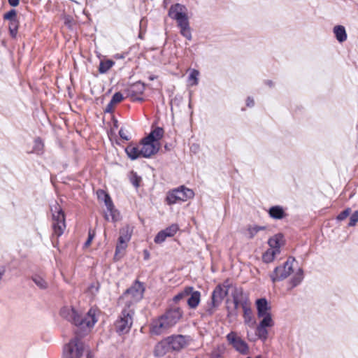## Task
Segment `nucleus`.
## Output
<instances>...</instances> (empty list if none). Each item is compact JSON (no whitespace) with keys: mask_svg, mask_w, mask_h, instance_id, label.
<instances>
[{"mask_svg":"<svg viewBox=\"0 0 358 358\" xmlns=\"http://www.w3.org/2000/svg\"><path fill=\"white\" fill-rule=\"evenodd\" d=\"M274 324L272 318H264L259 322L256 329V334L263 341H265L268 338L267 327H271Z\"/></svg>","mask_w":358,"mask_h":358,"instance_id":"2eb2a0df","label":"nucleus"},{"mask_svg":"<svg viewBox=\"0 0 358 358\" xmlns=\"http://www.w3.org/2000/svg\"><path fill=\"white\" fill-rule=\"evenodd\" d=\"M115 106V104H110V101L108 103L105 111L107 113H110L113 110V108Z\"/></svg>","mask_w":358,"mask_h":358,"instance_id":"8fccbe9b","label":"nucleus"},{"mask_svg":"<svg viewBox=\"0 0 358 358\" xmlns=\"http://www.w3.org/2000/svg\"><path fill=\"white\" fill-rule=\"evenodd\" d=\"M61 316L73 323L76 327L75 331L88 334L94 327L97 320L95 316V310L90 309L84 316L80 315L72 306H64L60 310Z\"/></svg>","mask_w":358,"mask_h":358,"instance_id":"f257e3e1","label":"nucleus"},{"mask_svg":"<svg viewBox=\"0 0 358 358\" xmlns=\"http://www.w3.org/2000/svg\"><path fill=\"white\" fill-rule=\"evenodd\" d=\"M119 134L122 139L129 140L128 136L127 135V132L124 130V129L121 128L120 129Z\"/></svg>","mask_w":358,"mask_h":358,"instance_id":"49530a36","label":"nucleus"},{"mask_svg":"<svg viewBox=\"0 0 358 358\" xmlns=\"http://www.w3.org/2000/svg\"><path fill=\"white\" fill-rule=\"evenodd\" d=\"M228 294V287L224 285H217L213 290L211 296L213 304L220 306L224 297Z\"/></svg>","mask_w":358,"mask_h":358,"instance_id":"f3484780","label":"nucleus"},{"mask_svg":"<svg viewBox=\"0 0 358 358\" xmlns=\"http://www.w3.org/2000/svg\"><path fill=\"white\" fill-rule=\"evenodd\" d=\"M144 287L139 281H136L134 285L124 293L121 301L125 304V308H133L132 306L139 301L143 296Z\"/></svg>","mask_w":358,"mask_h":358,"instance_id":"39448f33","label":"nucleus"},{"mask_svg":"<svg viewBox=\"0 0 358 358\" xmlns=\"http://www.w3.org/2000/svg\"><path fill=\"white\" fill-rule=\"evenodd\" d=\"M201 301V293L199 291H195L194 287H192V292L189 296L187 298V303L189 308L195 309L199 304Z\"/></svg>","mask_w":358,"mask_h":358,"instance_id":"4be33fe9","label":"nucleus"},{"mask_svg":"<svg viewBox=\"0 0 358 358\" xmlns=\"http://www.w3.org/2000/svg\"><path fill=\"white\" fill-rule=\"evenodd\" d=\"M303 279V271L302 268H299L289 282V283L291 285L290 289L298 286L302 282Z\"/></svg>","mask_w":358,"mask_h":358,"instance_id":"cd10ccee","label":"nucleus"},{"mask_svg":"<svg viewBox=\"0 0 358 358\" xmlns=\"http://www.w3.org/2000/svg\"><path fill=\"white\" fill-rule=\"evenodd\" d=\"M133 233V227L126 225L120 229V237L115 249V256L123 252L127 246Z\"/></svg>","mask_w":358,"mask_h":358,"instance_id":"9d476101","label":"nucleus"},{"mask_svg":"<svg viewBox=\"0 0 358 358\" xmlns=\"http://www.w3.org/2000/svg\"><path fill=\"white\" fill-rule=\"evenodd\" d=\"M87 358H93L90 353L87 354Z\"/></svg>","mask_w":358,"mask_h":358,"instance_id":"6e6d98bb","label":"nucleus"},{"mask_svg":"<svg viewBox=\"0 0 358 358\" xmlns=\"http://www.w3.org/2000/svg\"><path fill=\"white\" fill-rule=\"evenodd\" d=\"M194 195V192L192 189L181 186L169 192L166 197V201L169 205H173L192 199Z\"/></svg>","mask_w":358,"mask_h":358,"instance_id":"6e6552de","label":"nucleus"},{"mask_svg":"<svg viewBox=\"0 0 358 358\" xmlns=\"http://www.w3.org/2000/svg\"><path fill=\"white\" fill-rule=\"evenodd\" d=\"M125 152L128 157L132 160L142 157L141 148H139L138 146L129 145L126 148Z\"/></svg>","mask_w":358,"mask_h":358,"instance_id":"bb28decb","label":"nucleus"},{"mask_svg":"<svg viewBox=\"0 0 358 358\" xmlns=\"http://www.w3.org/2000/svg\"><path fill=\"white\" fill-rule=\"evenodd\" d=\"M358 222V210L355 211L350 216L348 225L354 227Z\"/></svg>","mask_w":358,"mask_h":358,"instance_id":"79ce46f5","label":"nucleus"},{"mask_svg":"<svg viewBox=\"0 0 358 358\" xmlns=\"http://www.w3.org/2000/svg\"><path fill=\"white\" fill-rule=\"evenodd\" d=\"M99 290V285L97 283H93L87 288V292L92 294L94 295Z\"/></svg>","mask_w":358,"mask_h":358,"instance_id":"a18cd8bd","label":"nucleus"},{"mask_svg":"<svg viewBox=\"0 0 358 358\" xmlns=\"http://www.w3.org/2000/svg\"><path fill=\"white\" fill-rule=\"evenodd\" d=\"M101 191H102V190H101V189H100V190H99V191L97 192V195H98L99 199H103V194H100V196H99V193H100V192H101Z\"/></svg>","mask_w":358,"mask_h":358,"instance_id":"864d4df0","label":"nucleus"},{"mask_svg":"<svg viewBox=\"0 0 358 358\" xmlns=\"http://www.w3.org/2000/svg\"><path fill=\"white\" fill-rule=\"evenodd\" d=\"M51 211L52 213V236L59 237L63 234L66 228L65 215L62 209L57 203L51 207Z\"/></svg>","mask_w":358,"mask_h":358,"instance_id":"0eeeda50","label":"nucleus"},{"mask_svg":"<svg viewBox=\"0 0 358 358\" xmlns=\"http://www.w3.org/2000/svg\"><path fill=\"white\" fill-rule=\"evenodd\" d=\"M8 3L13 7L18 6L20 0H8Z\"/></svg>","mask_w":358,"mask_h":358,"instance_id":"3c124183","label":"nucleus"},{"mask_svg":"<svg viewBox=\"0 0 358 358\" xmlns=\"http://www.w3.org/2000/svg\"><path fill=\"white\" fill-rule=\"evenodd\" d=\"M94 238V235L91 234V232H89L88 238L85 243V247H88Z\"/></svg>","mask_w":358,"mask_h":358,"instance_id":"09e8293b","label":"nucleus"},{"mask_svg":"<svg viewBox=\"0 0 358 358\" xmlns=\"http://www.w3.org/2000/svg\"><path fill=\"white\" fill-rule=\"evenodd\" d=\"M218 306H214L213 304V300H211L210 303L208 304L207 307L205 309L204 315H212L215 313V309Z\"/></svg>","mask_w":358,"mask_h":358,"instance_id":"ea45409f","label":"nucleus"},{"mask_svg":"<svg viewBox=\"0 0 358 358\" xmlns=\"http://www.w3.org/2000/svg\"><path fill=\"white\" fill-rule=\"evenodd\" d=\"M334 34L336 39L340 42H344L347 39V34L345 29L342 25H336L334 27Z\"/></svg>","mask_w":358,"mask_h":358,"instance_id":"c85d7f7f","label":"nucleus"},{"mask_svg":"<svg viewBox=\"0 0 358 358\" xmlns=\"http://www.w3.org/2000/svg\"><path fill=\"white\" fill-rule=\"evenodd\" d=\"M3 274H4V271H0V282L2 280Z\"/></svg>","mask_w":358,"mask_h":358,"instance_id":"5fc2aeb1","label":"nucleus"},{"mask_svg":"<svg viewBox=\"0 0 358 358\" xmlns=\"http://www.w3.org/2000/svg\"><path fill=\"white\" fill-rule=\"evenodd\" d=\"M199 72L196 69L191 70L188 76V83L190 86H195L198 85Z\"/></svg>","mask_w":358,"mask_h":358,"instance_id":"f704fd0d","label":"nucleus"},{"mask_svg":"<svg viewBox=\"0 0 358 358\" xmlns=\"http://www.w3.org/2000/svg\"><path fill=\"white\" fill-rule=\"evenodd\" d=\"M116 58H123V57H122V56H121V55H116Z\"/></svg>","mask_w":358,"mask_h":358,"instance_id":"4d7b16f0","label":"nucleus"},{"mask_svg":"<svg viewBox=\"0 0 358 358\" xmlns=\"http://www.w3.org/2000/svg\"><path fill=\"white\" fill-rule=\"evenodd\" d=\"M179 227L177 224H173L171 226L166 227L165 229L160 231L155 238V242L156 243H163L166 238L173 236Z\"/></svg>","mask_w":358,"mask_h":358,"instance_id":"a211bd4d","label":"nucleus"},{"mask_svg":"<svg viewBox=\"0 0 358 358\" xmlns=\"http://www.w3.org/2000/svg\"><path fill=\"white\" fill-rule=\"evenodd\" d=\"M163 129L160 127H157L152 131L147 138L148 140H152V141H155V143H157V141L163 136Z\"/></svg>","mask_w":358,"mask_h":358,"instance_id":"473e14b6","label":"nucleus"},{"mask_svg":"<svg viewBox=\"0 0 358 358\" xmlns=\"http://www.w3.org/2000/svg\"><path fill=\"white\" fill-rule=\"evenodd\" d=\"M269 216L274 220H281L286 216L284 208L280 206H274L268 210Z\"/></svg>","mask_w":358,"mask_h":358,"instance_id":"5701e85b","label":"nucleus"},{"mask_svg":"<svg viewBox=\"0 0 358 358\" xmlns=\"http://www.w3.org/2000/svg\"><path fill=\"white\" fill-rule=\"evenodd\" d=\"M171 350L167 338L157 343L154 348V355L156 357H162Z\"/></svg>","mask_w":358,"mask_h":358,"instance_id":"412c9836","label":"nucleus"},{"mask_svg":"<svg viewBox=\"0 0 358 358\" xmlns=\"http://www.w3.org/2000/svg\"><path fill=\"white\" fill-rule=\"evenodd\" d=\"M134 308H124L115 323L116 331L120 334H127L133 324Z\"/></svg>","mask_w":358,"mask_h":358,"instance_id":"423d86ee","label":"nucleus"},{"mask_svg":"<svg viewBox=\"0 0 358 358\" xmlns=\"http://www.w3.org/2000/svg\"><path fill=\"white\" fill-rule=\"evenodd\" d=\"M235 308L241 307L243 310L244 323L250 328H254L256 321L252 315V310L248 303V299L243 294L242 289H236L233 295Z\"/></svg>","mask_w":358,"mask_h":358,"instance_id":"20e7f679","label":"nucleus"},{"mask_svg":"<svg viewBox=\"0 0 358 358\" xmlns=\"http://www.w3.org/2000/svg\"><path fill=\"white\" fill-rule=\"evenodd\" d=\"M158 150V143H155V141H152V140H148L147 137L142 141L141 145V152L142 157L148 158L157 153Z\"/></svg>","mask_w":358,"mask_h":358,"instance_id":"4468645a","label":"nucleus"},{"mask_svg":"<svg viewBox=\"0 0 358 358\" xmlns=\"http://www.w3.org/2000/svg\"><path fill=\"white\" fill-rule=\"evenodd\" d=\"M268 243L271 249H278L280 253V248L283 243V236L281 234H278L269 238Z\"/></svg>","mask_w":358,"mask_h":358,"instance_id":"b1692460","label":"nucleus"},{"mask_svg":"<svg viewBox=\"0 0 358 358\" xmlns=\"http://www.w3.org/2000/svg\"><path fill=\"white\" fill-rule=\"evenodd\" d=\"M350 208L345 209V210L342 211L341 213L338 215L337 220L339 221L345 220L347 217L350 215Z\"/></svg>","mask_w":358,"mask_h":358,"instance_id":"c03bdc74","label":"nucleus"},{"mask_svg":"<svg viewBox=\"0 0 358 358\" xmlns=\"http://www.w3.org/2000/svg\"><path fill=\"white\" fill-rule=\"evenodd\" d=\"M43 149V143L40 138H37L34 140V145L33 147V151L37 154L42 152Z\"/></svg>","mask_w":358,"mask_h":358,"instance_id":"58836bf2","label":"nucleus"},{"mask_svg":"<svg viewBox=\"0 0 358 358\" xmlns=\"http://www.w3.org/2000/svg\"><path fill=\"white\" fill-rule=\"evenodd\" d=\"M264 229L265 227H261L257 225L249 227L248 229L249 238H252L259 231Z\"/></svg>","mask_w":358,"mask_h":358,"instance_id":"e433bc0d","label":"nucleus"},{"mask_svg":"<svg viewBox=\"0 0 358 358\" xmlns=\"http://www.w3.org/2000/svg\"><path fill=\"white\" fill-rule=\"evenodd\" d=\"M167 341L171 350L180 351L189 345L192 338L189 336L177 334L168 336Z\"/></svg>","mask_w":358,"mask_h":358,"instance_id":"9b49d317","label":"nucleus"},{"mask_svg":"<svg viewBox=\"0 0 358 358\" xmlns=\"http://www.w3.org/2000/svg\"><path fill=\"white\" fill-rule=\"evenodd\" d=\"M226 352L224 344H219L213 347L211 352L208 354L210 358H223Z\"/></svg>","mask_w":358,"mask_h":358,"instance_id":"393cba45","label":"nucleus"},{"mask_svg":"<svg viewBox=\"0 0 358 358\" xmlns=\"http://www.w3.org/2000/svg\"><path fill=\"white\" fill-rule=\"evenodd\" d=\"M123 99V96L120 92H116L113 94L111 100H110V104H117L120 102H121Z\"/></svg>","mask_w":358,"mask_h":358,"instance_id":"a19ab883","label":"nucleus"},{"mask_svg":"<svg viewBox=\"0 0 358 358\" xmlns=\"http://www.w3.org/2000/svg\"><path fill=\"white\" fill-rule=\"evenodd\" d=\"M278 254V249L269 248L264 253L262 256L263 261L266 263H270L273 261L275 256Z\"/></svg>","mask_w":358,"mask_h":358,"instance_id":"7c9ffc66","label":"nucleus"},{"mask_svg":"<svg viewBox=\"0 0 358 358\" xmlns=\"http://www.w3.org/2000/svg\"><path fill=\"white\" fill-rule=\"evenodd\" d=\"M247 335H248V338H249V339H250V334H249V332H248V331H247Z\"/></svg>","mask_w":358,"mask_h":358,"instance_id":"13d9d810","label":"nucleus"},{"mask_svg":"<svg viewBox=\"0 0 358 358\" xmlns=\"http://www.w3.org/2000/svg\"><path fill=\"white\" fill-rule=\"evenodd\" d=\"M183 311L176 306H170L164 314L154 320L151 323L150 332L155 335H161L174 327L182 317Z\"/></svg>","mask_w":358,"mask_h":358,"instance_id":"f03ea898","label":"nucleus"},{"mask_svg":"<svg viewBox=\"0 0 358 358\" xmlns=\"http://www.w3.org/2000/svg\"><path fill=\"white\" fill-rule=\"evenodd\" d=\"M15 17H16V11L14 9L10 10V11H8V13H6L4 15V19L8 20L10 22L11 20H16L17 19L15 18Z\"/></svg>","mask_w":358,"mask_h":358,"instance_id":"37998d69","label":"nucleus"},{"mask_svg":"<svg viewBox=\"0 0 358 358\" xmlns=\"http://www.w3.org/2000/svg\"><path fill=\"white\" fill-rule=\"evenodd\" d=\"M114 64L115 62L111 59L101 61L99 67V73H106Z\"/></svg>","mask_w":358,"mask_h":358,"instance_id":"72a5a7b5","label":"nucleus"},{"mask_svg":"<svg viewBox=\"0 0 358 358\" xmlns=\"http://www.w3.org/2000/svg\"><path fill=\"white\" fill-rule=\"evenodd\" d=\"M295 259L289 257L282 266H277L270 274V278L273 282L281 281L287 278L294 269Z\"/></svg>","mask_w":358,"mask_h":358,"instance_id":"1a4fd4ad","label":"nucleus"},{"mask_svg":"<svg viewBox=\"0 0 358 358\" xmlns=\"http://www.w3.org/2000/svg\"><path fill=\"white\" fill-rule=\"evenodd\" d=\"M265 84L268 85L270 87H273L274 86V84L272 80H265Z\"/></svg>","mask_w":358,"mask_h":358,"instance_id":"603ef678","label":"nucleus"},{"mask_svg":"<svg viewBox=\"0 0 358 358\" xmlns=\"http://www.w3.org/2000/svg\"><path fill=\"white\" fill-rule=\"evenodd\" d=\"M19 22L16 20H11L9 22V31L11 36L15 38L17 33Z\"/></svg>","mask_w":358,"mask_h":358,"instance_id":"4c0bfd02","label":"nucleus"},{"mask_svg":"<svg viewBox=\"0 0 358 358\" xmlns=\"http://www.w3.org/2000/svg\"><path fill=\"white\" fill-rule=\"evenodd\" d=\"M100 194L103 195V201L107 208V211L104 215L105 219L106 220H111L113 222H116L119 219V213L117 210L114 208L111 198L105 191H101L99 195Z\"/></svg>","mask_w":358,"mask_h":358,"instance_id":"ddd939ff","label":"nucleus"},{"mask_svg":"<svg viewBox=\"0 0 358 358\" xmlns=\"http://www.w3.org/2000/svg\"><path fill=\"white\" fill-rule=\"evenodd\" d=\"M184 6L176 3L172 6L169 10V15L172 19H174L177 21L178 24L180 22H183L188 20L185 13L183 12Z\"/></svg>","mask_w":358,"mask_h":358,"instance_id":"6ab92c4d","label":"nucleus"},{"mask_svg":"<svg viewBox=\"0 0 358 358\" xmlns=\"http://www.w3.org/2000/svg\"><path fill=\"white\" fill-rule=\"evenodd\" d=\"M31 280L38 286V287L41 289H45L48 287V282L40 275H38V274L33 275L31 276Z\"/></svg>","mask_w":358,"mask_h":358,"instance_id":"2f4dec72","label":"nucleus"},{"mask_svg":"<svg viewBox=\"0 0 358 358\" xmlns=\"http://www.w3.org/2000/svg\"><path fill=\"white\" fill-rule=\"evenodd\" d=\"M192 292V287H185L181 292L178 293L173 298V302L175 303H179L180 301L185 299L189 296Z\"/></svg>","mask_w":358,"mask_h":358,"instance_id":"c756f323","label":"nucleus"},{"mask_svg":"<svg viewBox=\"0 0 358 358\" xmlns=\"http://www.w3.org/2000/svg\"><path fill=\"white\" fill-rule=\"evenodd\" d=\"M228 343L233 348L241 354H247L248 352V345L235 331H231L227 335Z\"/></svg>","mask_w":358,"mask_h":358,"instance_id":"f8f14e48","label":"nucleus"},{"mask_svg":"<svg viewBox=\"0 0 358 358\" xmlns=\"http://www.w3.org/2000/svg\"><path fill=\"white\" fill-rule=\"evenodd\" d=\"M129 180L131 183L136 187L138 188L140 186L141 181V177L138 176L136 173L131 171L129 175Z\"/></svg>","mask_w":358,"mask_h":358,"instance_id":"c9c22d12","label":"nucleus"},{"mask_svg":"<svg viewBox=\"0 0 358 358\" xmlns=\"http://www.w3.org/2000/svg\"><path fill=\"white\" fill-rule=\"evenodd\" d=\"M87 334L75 331V337L64 345L63 358H81L84 351V344L80 338Z\"/></svg>","mask_w":358,"mask_h":358,"instance_id":"7ed1b4c3","label":"nucleus"},{"mask_svg":"<svg viewBox=\"0 0 358 358\" xmlns=\"http://www.w3.org/2000/svg\"><path fill=\"white\" fill-rule=\"evenodd\" d=\"M178 25L180 29V32L181 35H182L188 41H191L192 36L188 20L185 21L183 20V22H180V23L178 24Z\"/></svg>","mask_w":358,"mask_h":358,"instance_id":"a878e982","label":"nucleus"},{"mask_svg":"<svg viewBox=\"0 0 358 358\" xmlns=\"http://www.w3.org/2000/svg\"><path fill=\"white\" fill-rule=\"evenodd\" d=\"M257 315L259 317L272 318L269 313L268 302L265 299H259L256 301Z\"/></svg>","mask_w":358,"mask_h":358,"instance_id":"aec40b11","label":"nucleus"},{"mask_svg":"<svg viewBox=\"0 0 358 358\" xmlns=\"http://www.w3.org/2000/svg\"><path fill=\"white\" fill-rule=\"evenodd\" d=\"M145 91V85L141 82H136L130 85L127 90V95L133 100L142 101L143 99L139 96L143 94Z\"/></svg>","mask_w":358,"mask_h":358,"instance_id":"dca6fc26","label":"nucleus"},{"mask_svg":"<svg viewBox=\"0 0 358 358\" xmlns=\"http://www.w3.org/2000/svg\"><path fill=\"white\" fill-rule=\"evenodd\" d=\"M246 105L248 107H252L255 105V101L252 97L248 96L246 99Z\"/></svg>","mask_w":358,"mask_h":358,"instance_id":"de8ad7c7","label":"nucleus"}]
</instances>
